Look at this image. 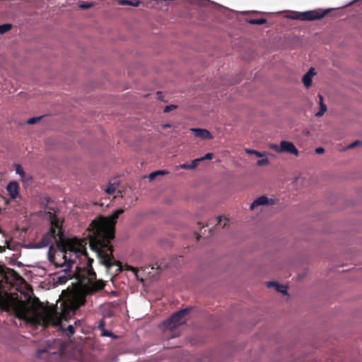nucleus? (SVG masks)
Here are the masks:
<instances>
[{
    "label": "nucleus",
    "instance_id": "f257e3e1",
    "mask_svg": "<svg viewBox=\"0 0 362 362\" xmlns=\"http://www.w3.org/2000/svg\"><path fill=\"white\" fill-rule=\"evenodd\" d=\"M51 228L46 235L33 245V248H44L49 247L47 259L56 268L60 269L63 274L57 276V283L63 284L71 279L74 273L71 269L75 267L77 269H84L83 274L77 276V285L69 291L67 302L70 303L69 298L72 293L81 288L83 281L89 280L91 283L104 282L95 280V274L92 267L93 259L88 256L86 252L87 240L76 237H66L59 225V220L55 212H48Z\"/></svg>",
    "mask_w": 362,
    "mask_h": 362
},
{
    "label": "nucleus",
    "instance_id": "f03ea898",
    "mask_svg": "<svg viewBox=\"0 0 362 362\" xmlns=\"http://www.w3.org/2000/svg\"><path fill=\"white\" fill-rule=\"evenodd\" d=\"M105 284L103 282L91 283L89 280L83 281L81 288L74 291L71 295L70 303H62L57 305L44 306L37 300H14L13 307L16 317L33 325H52L65 335L70 337L74 333V327L67 325L65 328L64 322L70 318L76 309L86 303V296L103 289Z\"/></svg>",
    "mask_w": 362,
    "mask_h": 362
},
{
    "label": "nucleus",
    "instance_id": "7ed1b4c3",
    "mask_svg": "<svg viewBox=\"0 0 362 362\" xmlns=\"http://www.w3.org/2000/svg\"><path fill=\"white\" fill-rule=\"evenodd\" d=\"M123 212L124 209H119L110 216H99L92 221L88 228L91 250L95 252L99 263L114 276L122 271V267L112 256L110 241L115 238L117 220Z\"/></svg>",
    "mask_w": 362,
    "mask_h": 362
},
{
    "label": "nucleus",
    "instance_id": "20e7f679",
    "mask_svg": "<svg viewBox=\"0 0 362 362\" xmlns=\"http://www.w3.org/2000/svg\"><path fill=\"white\" fill-rule=\"evenodd\" d=\"M76 341H52L53 345H48L45 349L37 350L36 356L45 358L48 362H66L69 359L82 361L83 358V350L77 347Z\"/></svg>",
    "mask_w": 362,
    "mask_h": 362
},
{
    "label": "nucleus",
    "instance_id": "39448f33",
    "mask_svg": "<svg viewBox=\"0 0 362 362\" xmlns=\"http://www.w3.org/2000/svg\"><path fill=\"white\" fill-rule=\"evenodd\" d=\"M192 307H187L174 313L169 318L163 322L160 327L163 331L173 330L185 324L190 318Z\"/></svg>",
    "mask_w": 362,
    "mask_h": 362
},
{
    "label": "nucleus",
    "instance_id": "423d86ee",
    "mask_svg": "<svg viewBox=\"0 0 362 362\" xmlns=\"http://www.w3.org/2000/svg\"><path fill=\"white\" fill-rule=\"evenodd\" d=\"M328 13V10L323 12L317 11H307L304 12H300V21H315L323 18Z\"/></svg>",
    "mask_w": 362,
    "mask_h": 362
},
{
    "label": "nucleus",
    "instance_id": "0eeeda50",
    "mask_svg": "<svg viewBox=\"0 0 362 362\" xmlns=\"http://www.w3.org/2000/svg\"><path fill=\"white\" fill-rule=\"evenodd\" d=\"M276 203V200L272 198H269L266 195L260 196L256 198L250 204V210H254L255 208L260 206H270Z\"/></svg>",
    "mask_w": 362,
    "mask_h": 362
},
{
    "label": "nucleus",
    "instance_id": "6e6552de",
    "mask_svg": "<svg viewBox=\"0 0 362 362\" xmlns=\"http://www.w3.org/2000/svg\"><path fill=\"white\" fill-rule=\"evenodd\" d=\"M281 153H288L296 156L299 155V151L295 146L293 142L288 141H281Z\"/></svg>",
    "mask_w": 362,
    "mask_h": 362
},
{
    "label": "nucleus",
    "instance_id": "1a4fd4ad",
    "mask_svg": "<svg viewBox=\"0 0 362 362\" xmlns=\"http://www.w3.org/2000/svg\"><path fill=\"white\" fill-rule=\"evenodd\" d=\"M98 331L100 332V336L102 337H111L112 339L118 338V336L115 335L112 331L110 329L106 328L105 322L101 320L98 325Z\"/></svg>",
    "mask_w": 362,
    "mask_h": 362
},
{
    "label": "nucleus",
    "instance_id": "9d476101",
    "mask_svg": "<svg viewBox=\"0 0 362 362\" xmlns=\"http://www.w3.org/2000/svg\"><path fill=\"white\" fill-rule=\"evenodd\" d=\"M6 190L11 199H15L19 196V185L16 181H11L6 186Z\"/></svg>",
    "mask_w": 362,
    "mask_h": 362
},
{
    "label": "nucleus",
    "instance_id": "9b49d317",
    "mask_svg": "<svg viewBox=\"0 0 362 362\" xmlns=\"http://www.w3.org/2000/svg\"><path fill=\"white\" fill-rule=\"evenodd\" d=\"M190 131L194 134L195 136L199 137L202 139L213 138L211 133L205 129L192 128L190 129Z\"/></svg>",
    "mask_w": 362,
    "mask_h": 362
},
{
    "label": "nucleus",
    "instance_id": "f8f14e48",
    "mask_svg": "<svg viewBox=\"0 0 362 362\" xmlns=\"http://www.w3.org/2000/svg\"><path fill=\"white\" fill-rule=\"evenodd\" d=\"M15 170L16 173L20 175L21 181L23 182L28 183L31 180L32 177L30 175L26 174L25 173L23 167L20 164L15 165Z\"/></svg>",
    "mask_w": 362,
    "mask_h": 362
},
{
    "label": "nucleus",
    "instance_id": "ddd939ff",
    "mask_svg": "<svg viewBox=\"0 0 362 362\" xmlns=\"http://www.w3.org/2000/svg\"><path fill=\"white\" fill-rule=\"evenodd\" d=\"M314 68H310L307 73H305L303 78L302 81L306 88H309L312 85L313 77L315 75Z\"/></svg>",
    "mask_w": 362,
    "mask_h": 362
},
{
    "label": "nucleus",
    "instance_id": "4468645a",
    "mask_svg": "<svg viewBox=\"0 0 362 362\" xmlns=\"http://www.w3.org/2000/svg\"><path fill=\"white\" fill-rule=\"evenodd\" d=\"M119 184V181L117 178H114L109 182L107 187L104 190L106 193L111 194L117 190Z\"/></svg>",
    "mask_w": 362,
    "mask_h": 362
},
{
    "label": "nucleus",
    "instance_id": "2eb2a0df",
    "mask_svg": "<svg viewBox=\"0 0 362 362\" xmlns=\"http://www.w3.org/2000/svg\"><path fill=\"white\" fill-rule=\"evenodd\" d=\"M267 286L271 288H274L277 291L283 293V294H287V286L284 285L279 284L276 281H269L267 284Z\"/></svg>",
    "mask_w": 362,
    "mask_h": 362
},
{
    "label": "nucleus",
    "instance_id": "dca6fc26",
    "mask_svg": "<svg viewBox=\"0 0 362 362\" xmlns=\"http://www.w3.org/2000/svg\"><path fill=\"white\" fill-rule=\"evenodd\" d=\"M200 162H201V159L196 158L192 160V163L181 164L178 166V168H181V169L192 170V169H194Z\"/></svg>",
    "mask_w": 362,
    "mask_h": 362
},
{
    "label": "nucleus",
    "instance_id": "f3484780",
    "mask_svg": "<svg viewBox=\"0 0 362 362\" xmlns=\"http://www.w3.org/2000/svg\"><path fill=\"white\" fill-rule=\"evenodd\" d=\"M319 104L320 110L315 114V116L317 117L322 116L324 113L327 111V106L324 103L323 97L321 95H319Z\"/></svg>",
    "mask_w": 362,
    "mask_h": 362
},
{
    "label": "nucleus",
    "instance_id": "a211bd4d",
    "mask_svg": "<svg viewBox=\"0 0 362 362\" xmlns=\"http://www.w3.org/2000/svg\"><path fill=\"white\" fill-rule=\"evenodd\" d=\"M202 2L199 4L202 6H207L208 4H211L215 5L217 10H220L221 8L228 9V8H226L223 6H222L218 3H216V2L210 1V0H202Z\"/></svg>",
    "mask_w": 362,
    "mask_h": 362
},
{
    "label": "nucleus",
    "instance_id": "6ab92c4d",
    "mask_svg": "<svg viewBox=\"0 0 362 362\" xmlns=\"http://www.w3.org/2000/svg\"><path fill=\"white\" fill-rule=\"evenodd\" d=\"M118 4L119 5H127L134 7H136L139 5L140 2L139 1H129V0H117Z\"/></svg>",
    "mask_w": 362,
    "mask_h": 362
},
{
    "label": "nucleus",
    "instance_id": "aec40b11",
    "mask_svg": "<svg viewBox=\"0 0 362 362\" xmlns=\"http://www.w3.org/2000/svg\"><path fill=\"white\" fill-rule=\"evenodd\" d=\"M167 173H168V172L165 170H156V171H154V172H152L151 173H150L148 175V177L150 181H153L156 179V177L157 176L164 175H166Z\"/></svg>",
    "mask_w": 362,
    "mask_h": 362
},
{
    "label": "nucleus",
    "instance_id": "412c9836",
    "mask_svg": "<svg viewBox=\"0 0 362 362\" xmlns=\"http://www.w3.org/2000/svg\"><path fill=\"white\" fill-rule=\"evenodd\" d=\"M13 25L11 23H4L0 25V35H3L8 31H10L12 28Z\"/></svg>",
    "mask_w": 362,
    "mask_h": 362
},
{
    "label": "nucleus",
    "instance_id": "4be33fe9",
    "mask_svg": "<svg viewBox=\"0 0 362 362\" xmlns=\"http://www.w3.org/2000/svg\"><path fill=\"white\" fill-rule=\"evenodd\" d=\"M245 152L248 154H251V155H255V156L258 157V158H262L265 156L266 153L265 152H259V151H257L256 150H254V149H250V148H246L245 149Z\"/></svg>",
    "mask_w": 362,
    "mask_h": 362
},
{
    "label": "nucleus",
    "instance_id": "5701e85b",
    "mask_svg": "<svg viewBox=\"0 0 362 362\" xmlns=\"http://www.w3.org/2000/svg\"><path fill=\"white\" fill-rule=\"evenodd\" d=\"M167 267L168 265L164 262V261H160L156 262L155 264H153L151 269H157L158 270H162Z\"/></svg>",
    "mask_w": 362,
    "mask_h": 362
},
{
    "label": "nucleus",
    "instance_id": "b1692460",
    "mask_svg": "<svg viewBox=\"0 0 362 362\" xmlns=\"http://www.w3.org/2000/svg\"><path fill=\"white\" fill-rule=\"evenodd\" d=\"M269 148L272 150H274L275 152L278 153H281V142H280V144L278 145V144H272L269 145Z\"/></svg>",
    "mask_w": 362,
    "mask_h": 362
},
{
    "label": "nucleus",
    "instance_id": "393cba45",
    "mask_svg": "<svg viewBox=\"0 0 362 362\" xmlns=\"http://www.w3.org/2000/svg\"><path fill=\"white\" fill-rule=\"evenodd\" d=\"M285 17L292 20H300V12H293L291 14L286 15Z\"/></svg>",
    "mask_w": 362,
    "mask_h": 362
},
{
    "label": "nucleus",
    "instance_id": "a878e982",
    "mask_svg": "<svg viewBox=\"0 0 362 362\" xmlns=\"http://www.w3.org/2000/svg\"><path fill=\"white\" fill-rule=\"evenodd\" d=\"M267 22V20L264 18H259V19H254L250 20L249 21L250 23L253 25H262L264 24Z\"/></svg>",
    "mask_w": 362,
    "mask_h": 362
},
{
    "label": "nucleus",
    "instance_id": "bb28decb",
    "mask_svg": "<svg viewBox=\"0 0 362 362\" xmlns=\"http://www.w3.org/2000/svg\"><path fill=\"white\" fill-rule=\"evenodd\" d=\"M125 269H126L127 270L132 271V272H134V275H135L136 278L138 280H139V274H138V270H137L136 268H134V267H132V266H129V265H127V266L125 267ZM140 280H141V281H143V279H140Z\"/></svg>",
    "mask_w": 362,
    "mask_h": 362
},
{
    "label": "nucleus",
    "instance_id": "cd10ccee",
    "mask_svg": "<svg viewBox=\"0 0 362 362\" xmlns=\"http://www.w3.org/2000/svg\"><path fill=\"white\" fill-rule=\"evenodd\" d=\"M216 219H217L218 224H220V225L223 221V224L221 226L222 228L225 227V226L227 224L228 219L223 216H217Z\"/></svg>",
    "mask_w": 362,
    "mask_h": 362
},
{
    "label": "nucleus",
    "instance_id": "c85d7f7f",
    "mask_svg": "<svg viewBox=\"0 0 362 362\" xmlns=\"http://www.w3.org/2000/svg\"><path fill=\"white\" fill-rule=\"evenodd\" d=\"M42 116L34 117L30 118L29 119H28L27 123L29 124H36L42 119Z\"/></svg>",
    "mask_w": 362,
    "mask_h": 362
},
{
    "label": "nucleus",
    "instance_id": "c756f323",
    "mask_svg": "<svg viewBox=\"0 0 362 362\" xmlns=\"http://www.w3.org/2000/svg\"><path fill=\"white\" fill-rule=\"evenodd\" d=\"M269 164V160L268 158H262L261 160H257V166H263V165H267Z\"/></svg>",
    "mask_w": 362,
    "mask_h": 362
},
{
    "label": "nucleus",
    "instance_id": "7c9ffc66",
    "mask_svg": "<svg viewBox=\"0 0 362 362\" xmlns=\"http://www.w3.org/2000/svg\"><path fill=\"white\" fill-rule=\"evenodd\" d=\"M177 107V105H167V106L165 107V109H164L163 112H165V113H167V112H170L171 110H175Z\"/></svg>",
    "mask_w": 362,
    "mask_h": 362
},
{
    "label": "nucleus",
    "instance_id": "2f4dec72",
    "mask_svg": "<svg viewBox=\"0 0 362 362\" xmlns=\"http://www.w3.org/2000/svg\"><path fill=\"white\" fill-rule=\"evenodd\" d=\"M93 6V4L91 3H83L79 5V7L81 9H87Z\"/></svg>",
    "mask_w": 362,
    "mask_h": 362
},
{
    "label": "nucleus",
    "instance_id": "473e14b6",
    "mask_svg": "<svg viewBox=\"0 0 362 362\" xmlns=\"http://www.w3.org/2000/svg\"><path fill=\"white\" fill-rule=\"evenodd\" d=\"M213 157V154L211 153H206L204 156L199 158L198 159H201V161L205 159H211Z\"/></svg>",
    "mask_w": 362,
    "mask_h": 362
},
{
    "label": "nucleus",
    "instance_id": "72a5a7b5",
    "mask_svg": "<svg viewBox=\"0 0 362 362\" xmlns=\"http://www.w3.org/2000/svg\"><path fill=\"white\" fill-rule=\"evenodd\" d=\"M361 142L360 141H356L351 144H350L349 146H348V148H354V146L358 145V144H361Z\"/></svg>",
    "mask_w": 362,
    "mask_h": 362
},
{
    "label": "nucleus",
    "instance_id": "f704fd0d",
    "mask_svg": "<svg viewBox=\"0 0 362 362\" xmlns=\"http://www.w3.org/2000/svg\"><path fill=\"white\" fill-rule=\"evenodd\" d=\"M325 152V148L322 147H318L315 149V153L317 154H321Z\"/></svg>",
    "mask_w": 362,
    "mask_h": 362
},
{
    "label": "nucleus",
    "instance_id": "c9c22d12",
    "mask_svg": "<svg viewBox=\"0 0 362 362\" xmlns=\"http://www.w3.org/2000/svg\"><path fill=\"white\" fill-rule=\"evenodd\" d=\"M163 128H167V127H170V124H165L163 125Z\"/></svg>",
    "mask_w": 362,
    "mask_h": 362
}]
</instances>
